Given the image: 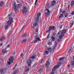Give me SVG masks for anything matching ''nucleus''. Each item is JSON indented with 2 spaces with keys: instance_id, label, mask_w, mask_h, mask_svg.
Wrapping results in <instances>:
<instances>
[{
  "instance_id": "1",
  "label": "nucleus",
  "mask_w": 74,
  "mask_h": 74,
  "mask_svg": "<svg viewBox=\"0 0 74 74\" xmlns=\"http://www.w3.org/2000/svg\"><path fill=\"white\" fill-rule=\"evenodd\" d=\"M41 14L40 13H38L37 14V17L35 19V22H34L33 24L34 26H37L38 23V22H39L38 19H39L40 17L41 16Z\"/></svg>"
},
{
  "instance_id": "2",
  "label": "nucleus",
  "mask_w": 74,
  "mask_h": 74,
  "mask_svg": "<svg viewBox=\"0 0 74 74\" xmlns=\"http://www.w3.org/2000/svg\"><path fill=\"white\" fill-rule=\"evenodd\" d=\"M62 64V63L58 62V65L56 66H54L52 69V72H54L55 71H56V69H58Z\"/></svg>"
},
{
  "instance_id": "3",
  "label": "nucleus",
  "mask_w": 74,
  "mask_h": 74,
  "mask_svg": "<svg viewBox=\"0 0 74 74\" xmlns=\"http://www.w3.org/2000/svg\"><path fill=\"white\" fill-rule=\"evenodd\" d=\"M45 11V15L46 16H49L51 14V11L49 10L47 8Z\"/></svg>"
},
{
  "instance_id": "4",
  "label": "nucleus",
  "mask_w": 74,
  "mask_h": 74,
  "mask_svg": "<svg viewBox=\"0 0 74 74\" xmlns=\"http://www.w3.org/2000/svg\"><path fill=\"white\" fill-rule=\"evenodd\" d=\"M13 19L12 17L9 18V21H8L7 23V25L8 26H11V23L12 22Z\"/></svg>"
},
{
  "instance_id": "5",
  "label": "nucleus",
  "mask_w": 74,
  "mask_h": 74,
  "mask_svg": "<svg viewBox=\"0 0 74 74\" xmlns=\"http://www.w3.org/2000/svg\"><path fill=\"white\" fill-rule=\"evenodd\" d=\"M28 12V8L27 7H24L23 8L22 12L23 14H27Z\"/></svg>"
},
{
  "instance_id": "6",
  "label": "nucleus",
  "mask_w": 74,
  "mask_h": 74,
  "mask_svg": "<svg viewBox=\"0 0 74 74\" xmlns=\"http://www.w3.org/2000/svg\"><path fill=\"white\" fill-rule=\"evenodd\" d=\"M66 30H64L63 31H60L58 34V35H59V34H64L65 33H66Z\"/></svg>"
},
{
  "instance_id": "7",
  "label": "nucleus",
  "mask_w": 74,
  "mask_h": 74,
  "mask_svg": "<svg viewBox=\"0 0 74 74\" xmlns=\"http://www.w3.org/2000/svg\"><path fill=\"white\" fill-rule=\"evenodd\" d=\"M15 2L14 3V4L13 5V7L14 8V10L15 11H16L18 9L16 7V5L15 4Z\"/></svg>"
},
{
  "instance_id": "8",
  "label": "nucleus",
  "mask_w": 74,
  "mask_h": 74,
  "mask_svg": "<svg viewBox=\"0 0 74 74\" xmlns=\"http://www.w3.org/2000/svg\"><path fill=\"white\" fill-rule=\"evenodd\" d=\"M51 7V5H49V3L47 2L45 5L46 8H49Z\"/></svg>"
},
{
  "instance_id": "9",
  "label": "nucleus",
  "mask_w": 74,
  "mask_h": 74,
  "mask_svg": "<svg viewBox=\"0 0 74 74\" xmlns=\"http://www.w3.org/2000/svg\"><path fill=\"white\" fill-rule=\"evenodd\" d=\"M9 60L10 62H11L12 63H13V62H14V61H13V60H14V58H13L12 56L10 57V58L9 59Z\"/></svg>"
},
{
  "instance_id": "10",
  "label": "nucleus",
  "mask_w": 74,
  "mask_h": 74,
  "mask_svg": "<svg viewBox=\"0 0 74 74\" xmlns=\"http://www.w3.org/2000/svg\"><path fill=\"white\" fill-rule=\"evenodd\" d=\"M50 63H49V62L48 61H47L45 65L46 67L47 68V67H48V66H49V65H50Z\"/></svg>"
},
{
  "instance_id": "11",
  "label": "nucleus",
  "mask_w": 74,
  "mask_h": 74,
  "mask_svg": "<svg viewBox=\"0 0 74 74\" xmlns=\"http://www.w3.org/2000/svg\"><path fill=\"white\" fill-rule=\"evenodd\" d=\"M47 49L49 52H52V48L48 47L47 48Z\"/></svg>"
},
{
  "instance_id": "12",
  "label": "nucleus",
  "mask_w": 74,
  "mask_h": 74,
  "mask_svg": "<svg viewBox=\"0 0 74 74\" xmlns=\"http://www.w3.org/2000/svg\"><path fill=\"white\" fill-rule=\"evenodd\" d=\"M56 3V1H53L51 2V5L52 6H54Z\"/></svg>"
},
{
  "instance_id": "13",
  "label": "nucleus",
  "mask_w": 74,
  "mask_h": 74,
  "mask_svg": "<svg viewBox=\"0 0 74 74\" xmlns=\"http://www.w3.org/2000/svg\"><path fill=\"white\" fill-rule=\"evenodd\" d=\"M49 29H50L51 30H55V27L54 26H53V27L50 26L49 27Z\"/></svg>"
},
{
  "instance_id": "14",
  "label": "nucleus",
  "mask_w": 74,
  "mask_h": 74,
  "mask_svg": "<svg viewBox=\"0 0 74 74\" xmlns=\"http://www.w3.org/2000/svg\"><path fill=\"white\" fill-rule=\"evenodd\" d=\"M48 54H49V52L47 51H46L44 53L43 55H48Z\"/></svg>"
},
{
  "instance_id": "15",
  "label": "nucleus",
  "mask_w": 74,
  "mask_h": 74,
  "mask_svg": "<svg viewBox=\"0 0 74 74\" xmlns=\"http://www.w3.org/2000/svg\"><path fill=\"white\" fill-rule=\"evenodd\" d=\"M10 45H8V46L7 47L5 45H4L3 46V47L4 48V47H5V49H7V48H9L10 47Z\"/></svg>"
},
{
  "instance_id": "16",
  "label": "nucleus",
  "mask_w": 74,
  "mask_h": 74,
  "mask_svg": "<svg viewBox=\"0 0 74 74\" xmlns=\"http://www.w3.org/2000/svg\"><path fill=\"white\" fill-rule=\"evenodd\" d=\"M29 67H27L25 70V72H27L28 71H29Z\"/></svg>"
},
{
  "instance_id": "17",
  "label": "nucleus",
  "mask_w": 74,
  "mask_h": 74,
  "mask_svg": "<svg viewBox=\"0 0 74 74\" xmlns=\"http://www.w3.org/2000/svg\"><path fill=\"white\" fill-rule=\"evenodd\" d=\"M5 37H4V36H2L0 39V41H3V40H5Z\"/></svg>"
},
{
  "instance_id": "18",
  "label": "nucleus",
  "mask_w": 74,
  "mask_h": 74,
  "mask_svg": "<svg viewBox=\"0 0 74 74\" xmlns=\"http://www.w3.org/2000/svg\"><path fill=\"white\" fill-rule=\"evenodd\" d=\"M4 4V3L2 1H1V2H0V7H1Z\"/></svg>"
},
{
  "instance_id": "19",
  "label": "nucleus",
  "mask_w": 74,
  "mask_h": 74,
  "mask_svg": "<svg viewBox=\"0 0 74 74\" xmlns=\"http://www.w3.org/2000/svg\"><path fill=\"white\" fill-rule=\"evenodd\" d=\"M42 71H43V70L42 69H41L38 71V73H39V74H41V73H42Z\"/></svg>"
},
{
  "instance_id": "20",
  "label": "nucleus",
  "mask_w": 74,
  "mask_h": 74,
  "mask_svg": "<svg viewBox=\"0 0 74 74\" xmlns=\"http://www.w3.org/2000/svg\"><path fill=\"white\" fill-rule=\"evenodd\" d=\"M60 36H59V38H60V39H61L62 38V37H64V34L62 35V34H60Z\"/></svg>"
},
{
  "instance_id": "21",
  "label": "nucleus",
  "mask_w": 74,
  "mask_h": 74,
  "mask_svg": "<svg viewBox=\"0 0 74 74\" xmlns=\"http://www.w3.org/2000/svg\"><path fill=\"white\" fill-rule=\"evenodd\" d=\"M27 62V64H31V63H32V60H29Z\"/></svg>"
},
{
  "instance_id": "22",
  "label": "nucleus",
  "mask_w": 74,
  "mask_h": 74,
  "mask_svg": "<svg viewBox=\"0 0 74 74\" xmlns=\"http://www.w3.org/2000/svg\"><path fill=\"white\" fill-rule=\"evenodd\" d=\"M71 6H73L74 5V1H72L71 3Z\"/></svg>"
},
{
  "instance_id": "23",
  "label": "nucleus",
  "mask_w": 74,
  "mask_h": 74,
  "mask_svg": "<svg viewBox=\"0 0 74 74\" xmlns=\"http://www.w3.org/2000/svg\"><path fill=\"white\" fill-rule=\"evenodd\" d=\"M21 6H22V5L21 4H18L17 5V8H21Z\"/></svg>"
},
{
  "instance_id": "24",
  "label": "nucleus",
  "mask_w": 74,
  "mask_h": 74,
  "mask_svg": "<svg viewBox=\"0 0 74 74\" xmlns=\"http://www.w3.org/2000/svg\"><path fill=\"white\" fill-rule=\"evenodd\" d=\"M12 13L11 12H10L8 15V17H11L12 16Z\"/></svg>"
},
{
  "instance_id": "25",
  "label": "nucleus",
  "mask_w": 74,
  "mask_h": 74,
  "mask_svg": "<svg viewBox=\"0 0 74 74\" xmlns=\"http://www.w3.org/2000/svg\"><path fill=\"white\" fill-rule=\"evenodd\" d=\"M70 64L71 65V66H73V65H74V61H71V62L70 63Z\"/></svg>"
},
{
  "instance_id": "26",
  "label": "nucleus",
  "mask_w": 74,
  "mask_h": 74,
  "mask_svg": "<svg viewBox=\"0 0 74 74\" xmlns=\"http://www.w3.org/2000/svg\"><path fill=\"white\" fill-rule=\"evenodd\" d=\"M63 17V14H61L59 16V19H60L62 18Z\"/></svg>"
},
{
  "instance_id": "27",
  "label": "nucleus",
  "mask_w": 74,
  "mask_h": 74,
  "mask_svg": "<svg viewBox=\"0 0 74 74\" xmlns=\"http://www.w3.org/2000/svg\"><path fill=\"white\" fill-rule=\"evenodd\" d=\"M2 52L3 53H7V51H5L4 49H3L2 51Z\"/></svg>"
},
{
  "instance_id": "28",
  "label": "nucleus",
  "mask_w": 74,
  "mask_h": 74,
  "mask_svg": "<svg viewBox=\"0 0 74 74\" xmlns=\"http://www.w3.org/2000/svg\"><path fill=\"white\" fill-rule=\"evenodd\" d=\"M55 38H54V37H53V36H52L51 37V41H55Z\"/></svg>"
},
{
  "instance_id": "29",
  "label": "nucleus",
  "mask_w": 74,
  "mask_h": 74,
  "mask_svg": "<svg viewBox=\"0 0 74 74\" xmlns=\"http://www.w3.org/2000/svg\"><path fill=\"white\" fill-rule=\"evenodd\" d=\"M35 58V57L34 56H32L31 57L29 58V59H33Z\"/></svg>"
},
{
  "instance_id": "30",
  "label": "nucleus",
  "mask_w": 74,
  "mask_h": 74,
  "mask_svg": "<svg viewBox=\"0 0 74 74\" xmlns=\"http://www.w3.org/2000/svg\"><path fill=\"white\" fill-rule=\"evenodd\" d=\"M26 34L25 33L24 34L22 35L21 37L23 38V37H26Z\"/></svg>"
},
{
  "instance_id": "31",
  "label": "nucleus",
  "mask_w": 74,
  "mask_h": 74,
  "mask_svg": "<svg viewBox=\"0 0 74 74\" xmlns=\"http://www.w3.org/2000/svg\"><path fill=\"white\" fill-rule=\"evenodd\" d=\"M3 73V69H2L0 70V73H1V74H3L2 73Z\"/></svg>"
},
{
  "instance_id": "32",
  "label": "nucleus",
  "mask_w": 74,
  "mask_h": 74,
  "mask_svg": "<svg viewBox=\"0 0 74 74\" xmlns=\"http://www.w3.org/2000/svg\"><path fill=\"white\" fill-rule=\"evenodd\" d=\"M68 16V13H66L65 14V18H67Z\"/></svg>"
},
{
  "instance_id": "33",
  "label": "nucleus",
  "mask_w": 74,
  "mask_h": 74,
  "mask_svg": "<svg viewBox=\"0 0 74 74\" xmlns=\"http://www.w3.org/2000/svg\"><path fill=\"white\" fill-rule=\"evenodd\" d=\"M48 44L49 45H52V42H48Z\"/></svg>"
},
{
  "instance_id": "34",
  "label": "nucleus",
  "mask_w": 74,
  "mask_h": 74,
  "mask_svg": "<svg viewBox=\"0 0 74 74\" xmlns=\"http://www.w3.org/2000/svg\"><path fill=\"white\" fill-rule=\"evenodd\" d=\"M63 59H64V58H60L59 59V61H62Z\"/></svg>"
},
{
  "instance_id": "35",
  "label": "nucleus",
  "mask_w": 74,
  "mask_h": 74,
  "mask_svg": "<svg viewBox=\"0 0 74 74\" xmlns=\"http://www.w3.org/2000/svg\"><path fill=\"white\" fill-rule=\"evenodd\" d=\"M23 54L21 53L20 55L21 58H23Z\"/></svg>"
},
{
  "instance_id": "36",
  "label": "nucleus",
  "mask_w": 74,
  "mask_h": 74,
  "mask_svg": "<svg viewBox=\"0 0 74 74\" xmlns=\"http://www.w3.org/2000/svg\"><path fill=\"white\" fill-rule=\"evenodd\" d=\"M36 39L37 40H38V41H41V40H40V38L39 37L37 38Z\"/></svg>"
},
{
  "instance_id": "37",
  "label": "nucleus",
  "mask_w": 74,
  "mask_h": 74,
  "mask_svg": "<svg viewBox=\"0 0 74 74\" xmlns=\"http://www.w3.org/2000/svg\"><path fill=\"white\" fill-rule=\"evenodd\" d=\"M8 27V25H6L5 27V29H7Z\"/></svg>"
},
{
  "instance_id": "38",
  "label": "nucleus",
  "mask_w": 74,
  "mask_h": 74,
  "mask_svg": "<svg viewBox=\"0 0 74 74\" xmlns=\"http://www.w3.org/2000/svg\"><path fill=\"white\" fill-rule=\"evenodd\" d=\"M23 42H21L23 43V42H25L26 41H27V40H26V39H25L24 40H22Z\"/></svg>"
},
{
  "instance_id": "39",
  "label": "nucleus",
  "mask_w": 74,
  "mask_h": 74,
  "mask_svg": "<svg viewBox=\"0 0 74 74\" xmlns=\"http://www.w3.org/2000/svg\"><path fill=\"white\" fill-rule=\"evenodd\" d=\"M73 23H71V25H70V27H72L73 26Z\"/></svg>"
},
{
  "instance_id": "40",
  "label": "nucleus",
  "mask_w": 74,
  "mask_h": 74,
  "mask_svg": "<svg viewBox=\"0 0 74 74\" xmlns=\"http://www.w3.org/2000/svg\"><path fill=\"white\" fill-rule=\"evenodd\" d=\"M37 42H38L37 40H35L34 41V43H36Z\"/></svg>"
},
{
  "instance_id": "41",
  "label": "nucleus",
  "mask_w": 74,
  "mask_h": 74,
  "mask_svg": "<svg viewBox=\"0 0 74 74\" xmlns=\"http://www.w3.org/2000/svg\"><path fill=\"white\" fill-rule=\"evenodd\" d=\"M25 26H26V25L25 24L23 26V27H22V28H21V29H22L23 28H24V27H25Z\"/></svg>"
},
{
  "instance_id": "42",
  "label": "nucleus",
  "mask_w": 74,
  "mask_h": 74,
  "mask_svg": "<svg viewBox=\"0 0 74 74\" xmlns=\"http://www.w3.org/2000/svg\"><path fill=\"white\" fill-rule=\"evenodd\" d=\"M49 34L48 35V36H47V39H49Z\"/></svg>"
},
{
  "instance_id": "43",
  "label": "nucleus",
  "mask_w": 74,
  "mask_h": 74,
  "mask_svg": "<svg viewBox=\"0 0 74 74\" xmlns=\"http://www.w3.org/2000/svg\"><path fill=\"white\" fill-rule=\"evenodd\" d=\"M8 64L9 65H10V64H11V62H8Z\"/></svg>"
},
{
  "instance_id": "44",
  "label": "nucleus",
  "mask_w": 74,
  "mask_h": 74,
  "mask_svg": "<svg viewBox=\"0 0 74 74\" xmlns=\"http://www.w3.org/2000/svg\"><path fill=\"white\" fill-rule=\"evenodd\" d=\"M16 74V71H14L13 72V74Z\"/></svg>"
},
{
  "instance_id": "45",
  "label": "nucleus",
  "mask_w": 74,
  "mask_h": 74,
  "mask_svg": "<svg viewBox=\"0 0 74 74\" xmlns=\"http://www.w3.org/2000/svg\"><path fill=\"white\" fill-rule=\"evenodd\" d=\"M51 29H49L47 30V32H51Z\"/></svg>"
},
{
  "instance_id": "46",
  "label": "nucleus",
  "mask_w": 74,
  "mask_h": 74,
  "mask_svg": "<svg viewBox=\"0 0 74 74\" xmlns=\"http://www.w3.org/2000/svg\"><path fill=\"white\" fill-rule=\"evenodd\" d=\"M70 52H71V49H70L69 50L68 53H70Z\"/></svg>"
},
{
  "instance_id": "47",
  "label": "nucleus",
  "mask_w": 74,
  "mask_h": 74,
  "mask_svg": "<svg viewBox=\"0 0 74 74\" xmlns=\"http://www.w3.org/2000/svg\"><path fill=\"white\" fill-rule=\"evenodd\" d=\"M29 67H31V64H28Z\"/></svg>"
},
{
  "instance_id": "48",
  "label": "nucleus",
  "mask_w": 74,
  "mask_h": 74,
  "mask_svg": "<svg viewBox=\"0 0 74 74\" xmlns=\"http://www.w3.org/2000/svg\"><path fill=\"white\" fill-rule=\"evenodd\" d=\"M3 45V44L2 43H0V46H1V47Z\"/></svg>"
},
{
  "instance_id": "49",
  "label": "nucleus",
  "mask_w": 74,
  "mask_h": 74,
  "mask_svg": "<svg viewBox=\"0 0 74 74\" xmlns=\"http://www.w3.org/2000/svg\"><path fill=\"white\" fill-rule=\"evenodd\" d=\"M68 68H70V65H68Z\"/></svg>"
},
{
  "instance_id": "50",
  "label": "nucleus",
  "mask_w": 74,
  "mask_h": 74,
  "mask_svg": "<svg viewBox=\"0 0 74 74\" xmlns=\"http://www.w3.org/2000/svg\"><path fill=\"white\" fill-rule=\"evenodd\" d=\"M35 32H38V29H36Z\"/></svg>"
},
{
  "instance_id": "51",
  "label": "nucleus",
  "mask_w": 74,
  "mask_h": 74,
  "mask_svg": "<svg viewBox=\"0 0 74 74\" xmlns=\"http://www.w3.org/2000/svg\"><path fill=\"white\" fill-rule=\"evenodd\" d=\"M32 29H34V30L35 29V27L34 26L32 27Z\"/></svg>"
},
{
  "instance_id": "52",
  "label": "nucleus",
  "mask_w": 74,
  "mask_h": 74,
  "mask_svg": "<svg viewBox=\"0 0 74 74\" xmlns=\"http://www.w3.org/2000/svg\"><path fill=\"white\" fill-rule=\"evenodd\" d=\"M63 26V25H61L60 27V29H62V27Z\"/></svg>"
},
{
  "instance_id": "53",
  "label": "nucleus",
  "mask_w": 74,
  "mask_h": 74,
  "mask_svg": "<svg viewBox=\"0 0 74 74\" xmlns=\"http://www.w3.org/2000/svg\"><path fill=\"white\" fill-rule=\"evenodd\" d=\"M36 64H34V65H33V67H35V66H36Z\"/></svg>"
},
{
  "instance_id": "54",
  "label": "nucleus",
  "mask_w": 74,
  "mask_h": 74,
  "mask_svg": "<svg viewBox=\"0 0 74 74\" xmlns=\"http://www.w3.org/2000/svg\"><path fill=\"white\" fill-rule=\"evenodd\" d=\"M16 1L17 3H19V1L18 0H16Z\"/></svg>"
},
{
  "instance_id": "55",
  "label": "nucleus",
  "mask_w": 74,
  "mask_h": 74,
  "mask_svg": "<svg viewBox=\"0 0 74 74\" xmlns=\"http://www.w3.org/2000/svg\"><path fill=\"white\" fill-rule=\"evenodd\" d=\"M50 74H54V72H51L50 73Z\"/></svg>"
},
{
  "instance_id": "56",
  "label": "nucleus",
  "mask_w": 74,
  "mask_h": 74,
  "mask_svg": "<svg viewBox=\"0 0 74 74\" xmlns=\"http://www.w3.org/2000/svg\"><path fill=\"white\" fill-rule=\"evenodd\" d=\"M43 62V60H41V62H40V63H42Z\"/></svg>"
},
{
  "instance_id": "57",
  "label": "nucleus",
  "mask_w": 74,
  "mask_h": 74,
  "mask_svg": "<svg viewBox=\"0 0 74 74\" xmlns=\"http://www.w3.org/2000/svg\"><path fill=\"white\" fill-rule=\"evenodd\" d=\"M65 12V11H63L62 12V14H64V13Z\"/></svg>"
},
{
  "instance_id": "58",
  "label": "nucleus",
  "mask_w": 74,
  "mask_h": 74,
  "mask_svg": "<svg viewBox=\"0 0 74 74\" xmlns=\"http://www.w3.org/2000/svg\"><path fill=\"white\" fill-rule=\"evenodd\" d=\"M17 64H16V65H15V67H16V66H17Z\"/></svg>"
},
{
  "instance_id": "59",
  "label": "nucleus",
  "mask_w": 74,
  "mask_h": 74,
  "mask_svg": "<svg viewBox=\"0 0 74 74\" xmlns=\"http://www.w3.org/2000/svg\"><path fill=\"white\" fill-rule=\"evenodd\" d=\"M15 67H14V68L13 69V70H15Z\"/></svg>"
},
{
  "instance_id": "60",
  "label": "nucleus",
  "mask_w": 74,
  "mask_h": 74,
  "mask_svg": "<svg viewBox=\"0 0 74 74\" xmlns=\"http://www.w3.org/2000/svg\"><path fill=\"white\" fill-rule=\"evenodd\" d=\"M35 3H37V0H36Z\"/></svg>"
},
{
  "instance_id": "61",
  "label": "nucleus",
  "mask_w": 74,
  "mask_h": 74,
  "mask_svg": "<svg viewBox=\"0 0 74 74\" xmlns=\"http://www.w3.org/2000/svg\"><path fill=\"white\" fill-rule=\"evenodd\" d=\"M56 46H55L54 47V48H56Z\"/></svg>"
},
{
  "instance_id": "62",
  "label": "nucleus",
  "mask_w": 74,
  "mask_h": 74,
  "mask_svg": "<svg viewBox=\"0 0 74 74\" xmlns=\"http://www.w3.org/2000/svg\"><path fill=\"white\" fill-rule=\"evenodd\" d=\"M62 12V9H61L60 10V13H61V12Z\"/></svg>"
},
{
  "instance_id": "63",
  "label": "nucleus",
  "mask_w": 74,
  "mask_h": 74,
  "mask_svg": "<svg viewBox=\"0 0 74 74\" xmlns=\"http://www.w3.org/2000/svg\"><path fill=\"white\" fill-rule=\"evenodd\" d=\"M35 5H36V2H35Z\"/></svg>"
},
{
  "instance_id": "64",
  "label": "nucleus",
  "mask_w": 74,
  "mask_h": 74,
  "mask_svg": "<svg viewBox=\"0 0 74 74\" xmlns=\"http://www.w3.org/2000/svg\"><path fill=\"white\" fill-rule=\"evenodd\" d=\"M9 32L10 33H11V31H10Z\"/></svg>"
}]
</instances>
